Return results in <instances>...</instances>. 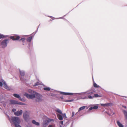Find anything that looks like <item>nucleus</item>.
I'll return each mask as SVG.
<instances>
[{"label": "nucleus", "mask_w": 127, "mask_h": 127, "mask_svg": "<svg viewBox=\"0 0 127 127\" xmlns=\"http://www.w3.org/2000/svg\"><path fill=\"white\" fill-rule=\"evenodd\" d=\"M56 111L57 112L59 113L60 114H62V112L60 110V109H58Z\"/></svg>", "instance_id": "obj_23"}, {"label": "nucleus", "mask_w": 127, "mask_h": 127, "mask_svg": "<svg viewBox=\"0 0 127 127\" xmlns=\"http://www.w3.org/2000/svg\"><path fill=\"white\" fill-rule=\"evenodd\" d=\"M93 109V107H90L88 111H90L92 110Z\"/></svg>", "instance_id": "obj_33"}, {"label": "nucleus", "mask_w": 127, "mask_h": 127, "mask_svg": "<svg viewBox=\"0 0 127 127\" xmlns=\"http://www.w3.org/2000/svg\"><path fill=\"white\" fill-rule=\"evenodd\" d=\"M4 37V36L2 35H0V39L1 38L3 37Z\"/></svg>", "instance_id": "obj_32"}, {"label": "nucleus", "mask_w": 127, "mask_h": 127, "mask_svg": "<svg viewBox=\"0 0 127 127\" xmlns=\"http://www.w3.org/2000/svg\"><path fill=\"white\" fill-rule=\"evenodd\" d=\"M33 94H32L29 95L27 93H25L24 94V95L28 98L32 99L35 97L36 94L35 92H34L33 91Z\"/></svg>", "instance_id": "obj_4"}, {"label": "nucleus", "mask_w": 127, "mask_h": 127, "mask_svg": "<svg viewBox=\"0 0 127 127\" xmlns=\"http://www.w3.org/2000/svg\"><path fill=\"white\" fill-rule=\"evenodd\" d=\"M8 40L7 39L4 40L1 42V44L2 48H4L7 46Z\"/></svg>", "instance_id": "obj_6"}, {"label": "nucleus", "mask_w": 127, "mask_h": 127, "mask_svg": "<svg viewBox=\"0 0 127 127\" xmlns=\"http://www.w3.org/2000/svg\"><path fill=\"white\" fill-rule=\"evenodd\" d=\"M61 94L64 95H73V93H64L61 92Z\"/></svg>", "instance_id": "obj_11"}, {"label": "nucleus", "mask_w": 127, "mask_h": 127, "mask_svg": "<svg viewBox=\"0 0 127 127\" xmlns=\"http://www.w3.org/2000/svg\"><path fill=\"white\" fill-rule=\"evenodd\" d=\"M29 92H32V90H30L29 91Z\"/></svg>", "instance_id": "obj_41"}, {"label": "nucleus", "mask_w": 127, "mask_h": 127, "mask_svg": "<svg viewBox=\"0 0 127 127\" xmlns=\"http://www.w3.org/2000/svg\"><path fill=\"white\" fill-rule=\"evenodd\" d=\"M57 116L58 118L60 120H62L63 119V118L62 116L60 114H58Z\"/></svg>", "instance_id": "obj_15"}, {"label": "nucleus", "mask_w": 127, "mask_h": 127, "mask_svg": "<svg viewBox=\"0 0 127 127\" xmlns=\"http://www.w3.org/2000/svg\"><path fill=\"white\" fill-rule=\"evenodd\" d=\"M63 117H65V118H66V115L65 114H63Z\"/></svg>", "instance_id": "obj_36"}, {"label": "nucleus", "mask_w": 127, "mask_h": 127, "mask_svg": "<svg viewBox=\"0 0 127 127\" xmlns=\"http://www.w3.org/2000/svg\"><path fill=\"white\" fill-rule=\"evenodd\" d=\"M47 124H48L47 122H45L44 124H43V126L44 127H46V125Z\"/></svg>", "instance_id": "obj_27"}, {"label": "nucleus", "mask_w": 127, "mask_h": 127, "mask_svg": "<svg viewBox=\"0 0 127 127\" xmlns=\"http://www.w3.org/2000/svg\"><path fill=\"white\" fill-rule=\"evenodd\" d=\"M94 97H101L102 96L100 95H99L97 94H95L94 95Z\"/></svg>", "instance_id": "obj_18"}, {"label": "nucleus", "mask_w": 127, "mask_h": 127, "mask_svg": "<svg viewBox=\"0 0 127 127\" xmlns=\"http://www.w3.org/2000/svg\"><path fill=\"white\" fill-rule=\"evenodd\" d=\"M11 39L13 40H17L20 39V37L18 36L15 35L13 36H11L10 37Z\"/></svg>", "instance_id": "obj_8"}, {"label": "nucleus", "mask_w": 127, "mask_h": 127, "mask_svg": "<svg viewBox=\"0 0 127 127\" xmlns=\"http://www.w3.org/2000/svg\"><path fill=\"white\" fill-rule=\"evenodd\" d=\"M30 112L29 111H26L24 112L23 117L24 120L26 122H28L30 120Z\"/></svg>", "instance_id": "obj_2"}, {"label": "nucleus", "mask_w": 127, "mask_h": 127, "mask_svg": "<svg viewBox=\"0 0 127 127\" xmlns=\"http://www.w3.org/2000/svg\"><path fill=\"white\" fill-rule=\"evenodd\" d=\"M73 101V100H70L66 101V102H71V101Z\"/></svg>", "instance_id": "obj_39"}, {"label": "nucleus", "mask_w": 127, "mask_h": 127, "mask_svg": "<svg viewBox=\"0 0 127 127\" xmlns=\"http://www.w3.org/2000/svg\"><path fill=\"white\" fill-rule=\"evenodd\" d=\"M32 123L33 124L36 126H39V123L38 122H36L35 120H33Z\"/></svg>", "instance_id": "obj_13"}, {"label": "nucleus", "mask_w": 127, "mask_h": 127, "mask_svg": "<svg viewBox=\"0 0 127 127\" xmlns=\"http://www.w3.org/2000/svg\"><path fill=\"white\" fill-rule=\"evenodd\" d=\"M30 127H31V126H30Z\"/></svg>", "instance_id": "obj_44"}, {"label": "nucleus", "mask_w": 127, "mask_h": 127, "mask_svg": "<svg viewBox=\"0 0 127 127\" xmlns=\"http://www.w3.org/2000/svg\"><path fill=\"white\" fill-rule=\"evenodd\" d=\"M10 104H19L21 105L23 104V103L21 102H19L14 100H10Z\"/></svg>", "instance_id": "obj_5"}, {"label": "nucleus", "mask_w": 127, "mask_h": 127, "mask_svg": "<svg viewBox=\"0 0 127 127\" xmlns=\"http://www.w3.org/2000/svg\"><path fill=\"white\" fill-rule=\"evenodd\" d=\"M25 38H21L20 40H22V41L23 42H24L25 41Z\"/></svg>", "instance_id": "obj_30"}, {"label": "nucleus", "mask_w": 127, "mask_h": 127, "mask_svg": "<svg viewBox=\"0 0 127 127\" xmlns=\"http://www.w3.org/2000/svg\"><path fill=\"white\" fill-rule=\"evenodd\" d=\"M86 107V106H83L81 107L80 108H79L78 109V111H79L81 110H83L85 109Z\"/></svg>", "instance_id": "obj_17"}, {"label": "nucleus", "mask_w": 127, "mask_h": 127, "mask_svg": "<svg viewBox=\"0 0 127 127\" xmlns=\"http://www.w3.org/2000/svg\"><path fill=\"white\" fill-rule=\"evenodd\" d=\"M2 82L3 83V87L4 88L7 90H9V88L7 86V84H6V83L4 81H2Z\"/></svg>", "instance_id": "obj_9"}, {"label": "nucleus", "mask_w": 127, "mask_h": 127, "mask_svg": "<svg viewBox=\"0 0 127 127\" xmlns=\"http://www.w3.org/2000/svg\"><path fill=\"white\" fill-rule=\"evenodd\" d=\"M95 92L94 91H92L91 92H89V93H88V94H90V95H92V94H94Z\"/></svg>", "instance_id": "obj_26"}, {"label": "nucleus", "mask_w": 127, "mask_h": 127, "mask_svg": "<svg viewBox=\"0 0 127 127\" xmlns=\"http://www.w3.org/2000/svg\"><path fill=\"white\" fill-rule=\"evenodd\" d=\"M117 123L119 127H124L123 125L119 121H117Z\"/></svg>", "instance_id": "obj_14"}, {"label": "nucleus", "mask_w": 127, "mask_h": 127, "mask_svg": "<svg viewBox=\"0 0 127 127\" xmlns=\"http://www.w3.org/2000/svg\"><path fill=\"white\" fill-rule=\"evenodd\" d=\"M40 85V83L39 82H36L35 84L34 85V86H36L39 85Z\"/></svg>", "instance_id": "obj_24"}, {"label": "nucleus", "mask_w": 127, "mask_h": 127, "mask_svg": "<svg viewBox=\"0 0 127 127\" xmlns=\"http://www.w3.org/2000/svg\"><path fill=\"white\" fill-rule=\"evenodd\" d=\"M20 79H21V80H22V79H21V78H20Z\"/></svg>", "instance_id": "obj_43"}, {"label": "nucleus", "mask_w": 127, "mask_h": 127, "mask_svg": "<svg viewBox=\"0 0 127 127\" xmlns=\"http://www.w3.org/2000/svg\"><path fill=\"white\" fill-rule=\"evenodd\" d=\"M93 85L94 87L95 88H98L100 87L99 86L97 85L95 83H94Z\"/></svg>", "instance_id": "obj_20"}, {"label": "nucleus", "mask_w": 127, "mask_h": 127, "mask_svg": "<svg viewBox=\"0 0 127 127\" xmlns=\"http://www.w3.org/2000/svg\"><path fill=\"white\" fill-rule=\"evenodd\" d=\"M19 124H17L15 125L16 127H21L19 125Z\"/></svg>", "instance_id": "obj_28"}, {"label": "nucleus", "mask_w": 127, "mask_h": 127, "mask_svg": "<svg viewBox=\"0 0 127 127\" xmlns=\"http://www.w3.org/2000/svg\"><path fill=\"white\" fill-rule=\"evenodd\" d=\"M123 107L124 108H126V106H123Z\"/></svg>", "instance_id": "obj_42"}, {"label": "nucleus", "mask_w": 127, "mask_h": 127, "mask_svg": "<svg viewBox=\"0 0 127 127\" xmlns=\"http://www.w3.org/2000/svg\"><path fill=\"white\" fill-rule=\"evenodd\" d=\"M88 98L87 97H86L85 96H84V97H81V98H82V99H86V98Z\"/></svg>", "instance_id": "obj_34"}, {"label": "nucleus", "mask_w": 127, "mask_h": 127, "mask_svg": "<svg viewBox=\"0 0 127 127\" xmlns=\"http://www.w3.org/2000/svg\"><path fill=\"white\" fill-rule=\"evenodd\" d=\"M98 108V107L97 105L93 107V109H97Z\"/></svg>", "instance_id": "obj_25"}, {"label": "nucleus", "mask_w": 127, "mask_h": 127, "mask_svg": "<svg viewBox=\"0 0 127 127\" xmlns=\"http://www.w3.org/2000/svg\"><path fill=\"white\" fill-rule=\"evenodd\" d=\"M44 90L46 91H49L50 90V88L49 87H45L43 88Z\"/></svg>", "instance_id": "obj_21"}, {"label": "nucleus", "mask_w": 127, "mask_h": 127, "mask_svg": "<svg viewBox=\"0 0 127 127\" xmlns=\"http://www.w3.org/2000/svg\"><path fill=\"white\" fill-rule=\"evenodd\" d=\"M13 95L15 97L18 98L20 100H22L21 97L19 95L16 94H14Z\"/></svg>", "instance_id": "obj_10"}, {"label": "nucleus", "mask_w": 127, "mask_h": 127, "mask_svg": "<svg viewBox=\"0 0 127 127\" xmlns=\"http://www.w3.org/2000/svg\"><path fill=\"white\" fill-rule=\"evenodd\" d=\"M111 103H108L106 104H101V106H109L110 105Z\"/></svg>", "instance_id": "obj_12"}, {"label": "nucleus", "mask_w": 127, "mask_h": 127, "mask_svg": "<svg viewBox=\"0 0 127 127\" xmlns=\"http://www.w3.org/2000/svg\"><path fill=\"white\" fill-rule=\"evenodd\" d=\"M42 96L39 94L36 93L35 98H36V100L37 102H40L42 100Z\"/></svg>", "instance_id": "obj_3"}, {"label": "nucleus", "mask_w": 127, "mask_h": 127, "mask_svg": "<svg viewBox=\"0 0 127 127\" xmlns=\"http://www.w3.org/2000/svg\"><path fill=\"white\" fill-rule=\"evenodd\" d=\"M32 38V37L31 36L27 38V41L28 42H30Z\"/></svg>", "instance_id": "obj_16"}, {"label": "nucleus", "mask_w": 127, "mask_h": 127, "mask_svg": "<svg viewBox=\"0 0 127 127\" xmlns=\"http://www.w3.org/2000/svg\"><path fill=\"white\" fill-rule=\"evenodd\" d=\"M20 74L22 76H24L25 74V73L23 72H22L21 71H20Z\"/></svg>", "instance_id": "obj_22"}, {"label": "nucleus", "mask_w": 127, "mask_h": 127, "mask_svg": "<svg viewBox=\"0 0 127 127\" xmlns=\"http://www.w3.org/2000/svg\"><path fill=\"white\" fill-rule=\"evenodd\" d=\"M3 82H0V86L2 87L3 86Z\"/></svg>", "instance_id": "obj_31"}, {"label": "nucleus", "mask_w": 127, "mask_h": 127, "mask_svg": "<svg viewBox=\"0 0 127 127\" xmlns=\"http://www.w3.org/2000/svg\"><path fill=\"white\" fill-rule=\"evenodd\" d=\"M60 123L61 124H62V125H63V121H61V122H60Z\"/></svg>", "instance_id": "obj_40"}, {"label": "nucleus", "mask_w": 127, "mask_h": 127, "mask_svg": "<svg viewBox=\"0 0 127 127\" xmlns=\"http://www.w3.org/2000/svg\"><path fill=\"white\" fill-rule=\"evenodd\" d=\"M123 113L125 116V118L126 119L127 118V112L125 110H123Z\"/></svg>", "instance_id": "obj_19"}, {"label": "nucleus", "mask_w": 127, "mask_h": 127, "mask_svg": "<svg viewBox=\"0 0 127 127\" xmlns=\"http://www.w3.org/2000/svg\"><path fill=\"white\" fill-rule=\"evenodd\" d=\"M12 111L13 112H15L16 111V109L15 108H13L12 109Z\"/></svg>", "instance_id": "obj_37"}, {"label": "nucleus", "mask_w": 127, "mask_h": 127, "mask_svg": "<svg viewBox=\"0 0 127 127\" xmlns=\"http://www.w3.org/2000/svg\"><path fill=\"white\" fill-rule=\"evenodd\" d=\"M48 127H53V125H49Z\"/></svg>", "instance_id": "obj_38"}, {"label": "nucleus", "mask_w": 127, "mask_h": 127, "mask_svg": "<svg viewBox=\"0 0 127 127\" xmlns=\"http://www.w3.org/2000/svg\"><path fill=\"white\" fill-rule=\"evenodd\" d=\"M27 127H29L28 126H27Z\"/></svg>", "instance_id": "obj_45"}, {"label": "nucleus", "mask_w": 127, "mask_h": 127, "mask_svg": "<svg viewBox=\"0 0 127 127\" xmlns=\"http://www.w3.org/2000/svg\"><path fill=\"white\" fill-rule=\"evenodd\" d=\"M23 113V111L21 110L20 111H18L14 113V115L17 116H20L22 115Z\"/></svg>", "instance_id": "obj_7"}, {"label": "nucleus", "mask_w": 127, "mask_h": 127, "mask_svg": "<svg viewBox=\"0 0 127 127\" xmlns=\"http://www.w3.org/2000/svg\"><path fill=\"white\" fill-rule=\"evenodd\" d=\"M72 117H73L74 115V112L73 111L72 112Z\"/></svg>", "instance_id": "obj_35"}, {"label": "nucleus", "mask_w": 127, "mask_h": 127, "mask_svg": "<svg viewBox=\"0 0 127 127\" xmlns=\"http://www.w3.org/2000/svg\"><path fill=\"white\" fill-rule=\"evenodd\" d=\"M10 121L11 123H13L15 125L20 123V120L18 117H13L11 118Z\"/></svg>", "instance_id": "obj_1"}, {"label": "nucleus", "mask_w": 127, "mask_h": 127, "mask_svg": "<svg viewBox=\"0 0 127 127\" xmlns=\"http://www.w3.org/2000/svg\"><path fill=\"white\" fill-rule=\"evenodd\" d=\"M88 97L89 99H92L94 97V96H92L91 95H89L88 96Z\"/></svg>", "instance_id": "obj_29"}]
</instances>
